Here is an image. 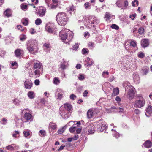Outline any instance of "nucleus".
<instances>
[{"mask_svg":"<svg viewBox=\"0 0 152 152\" xmlns=\"http://www.w3.org/2000/svg\"><path fill=\"white\" fill-rule=\"evenodd\" d=\"M56 20L58 24L61 26H64L68 20L66 14L64 12H59L56 15Z\"/></svg>","mask_w":152,"mask_h":152,"instance_id":"obj_1","label":"nucleus"},{"mask_svg":"<svg viewBox=\"0 0 152 152\" xmlns=\"http://www.w3.org/2000/svg\"><path fill=\"white\" fill-rule=\"evenodd\" d=\"M65 29L61 30L60 32V35L61 39L64 43L69 44L70 42L73 38V36L72 34H69V35L67 33H64Z\"/></svg>","mask_w":152,"mask_h":152,"instance_id":"obj_2","label":"nucleus"},{"mask_svg":"<svg viewBox=\"0 0 152 152\" xmlns=\"http://www.w3.org/2000/svg\"><path fill=\"white\" fill-rule=\"evenodd\" d=\"M38 43L36 40L33 41V43L29 45H28L27 48L31 53H35L37 51L38 48Z\"/></svg>","mask_w":152,"mask_h":152,"instance_id":"obj_3","label":"nucleus"},{"mask_svg":"<svg viewBox=\"0 0 152 152\" xmlns=\"http://www.w3.org/2000/svg\"><path fill=\"white\" fill-rule=\"evenodd\" d=\"M134 89V87L131 85H127L126 87L125 90L128 91L127 95L129 99H132L134 97L135 94Z\"/></svg>","mask_w":152,"mask_h":152,"instance_id":"obj_4","label":"nucleus"},{"mask_svg":"<svg viewBox=\"0 0 152 152\" xmlns=\"http://www.w3.org/2000/svg\"><path fill=\"white\" fill-rule=\"evenodd\" d=\"M139 98V99L136 100L134 104V106L136 107L141 108L145 105V100L142 96H138Z\"/></svg>","mask_w":152,"mask_h":152,"instance_id":"obj_5","label":"nucleus"},{"mask_svg":"<svg viewBox=\"0 0 152 152\" xmlns=\"http://www.w3.org/2000/svg\"><path fill=\"white\" fill-rule=\"evenodd\" d=\"M24 87L26 89H30L33 86V84L31 80L27 79L24 83Z\"/></svg>","mask_w":152,"mask_h":152,"instance_id":"obj_6","label":"nucleus"},{"mask_svg":"<svg viewBox=\"0 0 152 152\" xmlns=\"http://www.w3.org/2000/svg\"><path fill=\"white\" fill-rule=\"evenodd\" d=\"M49 128L50 132H54L56 131L57 126L56 123L50 122L49 124Z\"/></svg>","mask_w":152,"mask_h":152,"instance_id":"obj_7","label":"nucleus"},{"mask_svg":"<svg viewBox=\"0 0 152 152\" xmlns=\"http://www.w3.org/2000/svg\"><path fill=\"white\" fill-rule=\"evenodd\" d=\"M14 53L16 57L20 58L23 56L24 51L22 49H17L15 51Z\"/></svg>","mask_w":152,"mask_h":152,"instance_id":"obj_8","label":"nucleus"},{"mask_svg":"<svg viewBox=\"0 0 152 152\" xmlns=\"http://www.w3.org/2000/svg\"><path fill=\"white\" fill-rule=\"evenodd\" d=\"M54 26V25L53 24H48L46 26V29L48 32L50 33H52L53 32Z\"/></svg>","mask_w":152,"mask_h":152,"instance_id":"obj_9","label":"nucleus"},{"mask_svg":"<svg viewBox=\"0 0 152 152\" xmlns=\"http://www.w3.org/2000/svg\"><path fill=\"white\" fill-rule=\"evenodd\" d=\"M141 46L144 48L148 47L149 45V40L147 39H144L141 41Z\"/></svg>","mask_w":152,"mask_h":152,"instance_id":"obj_10","label":"nucleus"},{"mask_svg":"<svg viewBox=\"0 0 152 152\" xmlns=\"http://www.w3.org/2000/svg\"><path fill=\"white\" fill-rule=\"evenodd\" d=\"M19 148V147L18 146L14 144L9 145L6 147V149L10 150H18Z\"/></svg>","mask_w":152,"mask_h":152,"instance_id":"obj_11","label":"nucleus"},{"mask_svg":"<svg viewBox=\"0 0 152 152\" xmlns=\"http://www.w3.org/2000/svg\"><path fill=\"white\" fill-rule=\"evenodd\" d=\"M145 115L147 117H149L152 114V106L149 105L145 110Z\"/></svg>","mask_w":152,"mask_h":152,"instance_id":"obj_12","label":"nucleus"},{"mask_svg":"<svg viewBox=\"0 0 152 152\" xmlns=\"http://www.w3.org/2000/svg\"><path fill=\"white\" fill-rule=\"evenodd\" d=\"M46 9L43 7H39V16H42L44 15L46 12Z\"/></svg>","mask_w":152,"mask_h":152,"instance_id":"obj_13","label":"nucleus"},{"mask_svg":"<svg viewBox=\"0 0 152 152\" xmlns=\"http://www.w3.org/2000/svg\"><path fill=\"white\" fill-rule=\"evenodd\" d=\"M4 14L7 18L12 16V15L11 9L9 8L7 9L4 12Z\"/></svg>","mask_w":152,"mask_h":152,"instance_id":"obj_14","label":"nucleus"},{"mask_svg":"<svg viewBox=\"0 0 152 152\" xmlns=\"http://www.w3.org/2000/svg\"><path fill=\"white\" fill-rule=\"evenodd\" d=\"M94 127L93 125H89L87 128L88 133H94Z\"/></svg>","mask_w":152,"mask_h":152,"instance_id":"obj_15","label":"nucleus"},{"mask_svg":"<svg viewBox=\"0 0 152 152\" xmlns=\"http://www.w3.org/2000/svg\"><path fill=\"white\" fill-rule=\"evenodd\" d=\"M64 108L70 112L71 111V109H72V105L68 103H65L64 104Z\"/></svg>","mask_w":152,"mask_h":152,"instance_id":"obj_16","label":"nucleus"},{"mask_svg":"<svg viewBox=\"0 0 152 152\" xmlns=\"http://www.w3.org/2000/svg\"><path fill=\"white\" fill-rule=\"evenodd\" d=\"M143 145L145 148H149L152 146V142L149 140H147L143 143Z\"/></svg>","mask_w":152,"mask_h":152,"instance_id":"obj_17","label":"nucleus"},{"mask_svg":"<svg viewBox=\"0 0 152 152\" xmlns=\"http://www.w3.org/2000/svg\"><path fill=\"white\" fill-rule=\"evenodd\" d=\"M77 129L76 130V133H80L82 129V127L80 126L81 125L80 121H77Z\"/></svg>","mask_w":152,"mask_h":152,"instance_id":"obj_18","label":"nucleus"},{"mask_svg":"<svg viewBox=\"0 0 152 152\" xmlns=\"http://www.w3.org/2000/svg\"><path fill=\"white\" fill-rule=\"evenodd\" d=\"M32 117V116L29 113H26L24 115V118L27 121H28L29 120H30L31 119Z\"/></svg>","mask_w":152,"mask_h":152,"instance_id":"obj_19","label":"nucleus"},{"mask_svg":"<svg viewBox=\"0 0 152 152\" xmlns=\"http://www.w3.org/2000/svg\"><path fill=\"white\" fill-rule=\"evenodd\" d=\"M119 93V88H114L113 89V92L111 96L113 97L115 96L118 95Z\"/></svg>","mask_w":152,"mask_h":152,"instance_id":"obj_20","label":"nucleus"},{"mask_svg":"<svg viewBox=\"0 0 152 152\" xmlns=\"http://www.w3.org/2000/svg\"><path fill=\"white\" fill-rule=\"evenodd\" d=\"M28 96L30 99L34 98L35 96V94L34 92L32 91H29L28 93Z\"/></svg>","mask_w":152,"mask_h":152,"instance_id":"obj_21","label":"nucleus"},{"mask_svg":"<svg viewBox=\"0 0 152 152\" xmlns=\"http://www.w3.org/2000/svg\"><path fill=\"white\" fill-rule=\"evenodd\" d=\"M94 115V113L91 110H89L87 113V115L88 117L89 118H91Z\"/></svg>","mask_w":152,"mask_h":152,"instance_id":"obj_22","label":"nucleus"},{"mask_svg":"<svg viewBox=\"0 0 152 152\" xmlns=\"http://www.w3.org/2000/svg\"><path fill=\"white\" fill-rule=\"evenodd\" d=\"M39 75L40 74H42L43 73V66L42 64L41 63H39Z\"/></svg>","mask_w":152,"mask_h":152,"instance_id":"obj_23","label":"nucleus"},{"mask_svg":"<svg viewBox=\"0 0 152 152\" xmlns=\"http://www.w3.org/2000/svg\"><path fill=\"white\" fill-rule=\"evenodd\" d=\"M130 45L133 48H135L137 46V43L135 41L133 40L130 42Z\"/></svg>","mask_w":152,"mask_h":152,"instance_id":"obj_24","label":"nucleus"},{"mask_svg":"<svg viewBox=\"0 0 152 152\" xmlns=\"http://www.w3.org/2000/svg\"><path fill=\"white\" fill-rule=\"evenodd\" d=\"M86 61L88 66H90L92 64L93 62L92 60L89 58H87Z\"/></svg>","mask_w":152,"mask_h":152,"instance_id":"obj_25","label":"nucleus"},{"mask_svg":"<svg viewBox=\"0 0 152 152\" xmlns=\"http://www.w3.org/2000/svg\"><path fill=\"white\" fill-rule=\"evenodd\" d=\"M60 81L59 78L57 77H55L53 80V83L55 85H58L60 83Z\"/></svg>","mask_w":152,"mask_h":152,"instance_id":"obj_26","label":"nucleus"},{"mask_svg":"<svg viewBox=\"0 0 152 152\" xmlns=\"http://www.w3.org/2000/svg\"><path fill=\"white\" fill-rule=\"evenodd\" d=\"M43 47L44 49H49L51 48V46L49 43H45L43 45Z\"/></svg>","mask_w":152,"mask_h":152,"instance_id":"obj_27","label":"nucleus"},{"mask_svg":"<svg viewBox=\"0 0 152 152\" xmlns=\"http://www.w3.org/2000/svg\"><path fill=\"white\" fill-rule=\"evenodd\" d=\"M142 72L143 75H146L149 71V68L147 66L144 67L142 69Z\"/></svg>","mask_w":152,"mask_h":152,"instance_id":"obj_28","label":"nucleus"},{"mask_svg":"<svg viewBox=\"0 0 152 152\" xmlns=\"http://www.w3.org/2000/svg\"><path fill=\"white\" fill-rule=\"evenodd\" d=\"M21 9L24 11H26L28 9V6L26 5L24 3L21 4L20 6Z\"/></svg>","mask_w":152,"mask_h":152,"instance_id":"obj_29","label":"nucleus"},{"mask_svg":"<svg viewBox=\"0 0 152 152\" xmlns=\"http://www.w3.org/2000/svg\"><path fill=\"white\" fill-rule=\"evenodd\" d=\"M65 146L67 150H69V149L72 148V145L71 143L67 142L66 143Z\"/></svg>","mask_w":152,"mask_h":152,"instance_id":"obj_30","label":"nucleus"},{"mask_svg":"<svg viewBox=\"0 0 152 152\" xmlns=\"http://www.w3.org/2000/svg\"><path fill=\"white\" fill-rule=\"evenodd\" d=\"M77 128V127L76 126H72L69 128V130L70 132L73 133L75 131H76Z\"/></svg>","mask_w":152,"mask_h":152,"instance_id":"obj_31","label":"nucleus"},{"mask_svg":"<svg viewBox=\"0 0 152 152\" xmlns=\"http://www.w3.org/2000/svg\"><path fill=\"white\" fill-rule=\"evenodd\" d=\"M22 23L24 26H26L28 24V18H24L22 20Z\"/></svg>","mask_w":152,"mask_h":152,"instance_id":"obj_32","label":"nucleus"},{"mask_svg":"<svg viewBox=\"0 0 152 152\" xmlns=\"http://www.w3.org/2000/svg\"><path fill=\"white\" fill-rule=\"evenodd\" d=\"M66 129V127L65 126H64L61 128H60L58 131V133H63L64 132Z\"/></svg>","mask_w":152,"mask_h":152,"instance_id":"obj_33","label":"nucleus"},{"mask_svg":"<svg viewBox=\"0 0 152 152\" xmlns=\"http://www.w3.org/2000/svg\"><path fill=\"white\" fill-rule=\"evenodd\" d=\"M26 35L25 34L21 35L20 38V41H25L26 39Z\"/></svg>","mask_w":152,"mask_h":152,"instance_id":"obj_34","label":"nucleus"},{"mask_svg":"<svg viewBox=\"0 0 152 152\" xmlns=\"http://www.w3.org/2000/svg\"><path fill=\"white\" fill-rule=\"evenodd\" d=\"M138 56L139 58H143L145 57V54L142 52H140L138 53Z\"/></svg>","mask_w":152,"mask_h":152,"instance_id":"obj_35","label":"nucleus"},{"mask_svg":"<svg viewBox=\"0 0 152 152\" xmlns=\"http://www.w3.org/2000/svg\"><path fill=\"white\" fill-rule=\"evenodd\" d=\"M79 45L77 43H75L72 46V49L73 50H77L78 48Z\"/></svg>","mask_w":152,"mask_h":152,"instance_id":"obj_36","label":"nucleus"},{"mask_svg":"<svg viewBox=\"0 0 152 152\" xmlns=\"http://www.w3.org/2000/svg\"><path fill=\"white\" fill-rule=\"evenodd\" d=\"M132 4L133 6L135 7L138 5V1L137 0H134L132 2Z\"/></svg>","mask_w":152,"mask_h":152,"instance_id":"obj_37","label":"nucleus"},{"mask_svg":"<svg viewBox=\"0 0 152 152\" xmlns=\"http://www.w3.org/2000/svg\"><path fill=\"white\" fill-rule=\"evenodd\" d=\"M144 29L143 28L141 27L139 28L138 32L140 34H142L144 33Z\"/></svg>","mask_w":152,"mask_h":152,"instance_id":"obj_38","label":"nucleus"},{"mask_svg":"<svg viewBox=\"0 0 152 152\" xmlns=\"http://www.w3.org/2000/svg\"><path fill=\"white\" fill-rule=\"evenodd\" d=\"M111 27L113 29H114L116 30H118L119 28V27L115 24H113L111 25Z\"/></svg>","mask_w":152,"mask_h":152,"instance_id":"obj_39","label":"nucleus"},{"mask_svg":"<svg viewBox=\"0 0 152 152\" xmlns=\"http://www.w3.org/2000/svg\"><path fill=\"white\" fill-rule=\"evenodd\" d=\"M82 51L83 54H86L88 53L89 52V50L88 49L84 48L82 50Z\"/></svg>","mask_w":152,"mask_h":152,"instance_id":"obj_40","label":"nucleus"},{"mask_svg":"<svg viewBox=\"0 0 152 152\" xmlns=\"http://www.w3.org/2000/svg\"><path fill=\"white\" fill-rule=\"evenodd\" d=\"M78 79L80 80H83L85 78V77L83 75L81 74H80L78 77Z\"/></svg>","mask_w":152,"mask_h":152,"instance_id":"obj_41","label":"nucleus"},{"mask_svg":"<svg viewBox=\"0 0 152 152\" xmlns=\"http://www.w3.org/2000/svg\"><path fill=\"white\" fill-rule=\"evenodd\" d=\"M1 122L3 125H6L7 123V120L5 118H3L2 119Z\"/></svg>","mask_w":152,"mask_h":152,"instance_id":"obj_42","label":"nucleus"},{"mask_svg":"<svg viewBox=\"0 0 152 152\" xmlns=\"http://www.w3.org/2000/svg\"><path fill=\"white\" fill-rule=\"evenodd\" d=\"M77 96L74 94H72L70 96V98L72 100H74L76 98Z\"/></svg>","mask_w":152,"mask_h":152,"instance_id":"obj_43","label":"nucleus"},{"mask_svg":"<svg viewBox=\"0 0 152 152\" xmlns=\"http://www.w3.org/2000/svg\"><path fill=\"white\" fill-rule=\"evenodd\" d=\"M63 94L60 93H58L57 95V99L61 100L63 98Z\"/></svg>","mask_w":152,"mask_h":152,"instance_id":"obj_44","label":"nucleus"},{"mask_svg":"<svg viewBox=\"0 0 152 152\" xmlns=\"http://www.w3.org/2000/svg\"><path fill=\"white\" fill-rule=\"evenodd\" d=\"M113 137H115L116 139H118L121 135L120 134H113Z\"/></svg>","mask_w":152,"mask_h":152,"instance_id":"obj_45","label":"nucleus"},{"mask_svg":"<svg viewBox=\"0 0 152 152\" xmlns=\"http://www.w3.org/2000/svg\"><path fill=\"white\" fill-rule=\"evenodd\" d=\"M30 32L32 34H33L36 33V31L33 28H31L30 29Z\"/></svg>","mask_w":152,"mask_h":152,"instance_id":"obj_46","label":"nucleus"},{"mask_svg":"<svg viewBox=\"0 0 152 152\" xmlns=\"http://www.w3.org/2000/svg\"><path fill=\"white\" fill-rule=\"evenodd\" d=\"M136 14H132V15H130L129 17L130 18H131V19L132 20H134V18L136 17Z\"/></svg>","mask_w":152,"mask_h":152,"instance_id":"obj_47","label":"nucleus"},{"mask_svg":"<svg viewBox=\"0 0 152 152\" xmlns=\"http://www.w3.org/2000/svg\"><path fill=\"white\" fill-rule=\"evenodd\" d=\"M115 4L117 6L119 7H121L122 6V4L119 1H117L116 2Z\"/></svg>","mask_w":152,"mask_h":152,"instance_id":"obj_48","label":"nucleus"},{"mask_svg":"<svg viewBox=\"0 0 152 152\" xmlns=\"http://www.w3.org/2000/svg\"><path fill=\"white\" fill-rule=\"evenodd\" d=\"M88 45L89 47H90L91 48H93L94 47V43L91 42H89Z\"/></svg>","mask_w":152,"mask_h":152,"instance_id":"obj_49","label":"nucleus"},{"mask_svg":"<svg viewBox=\"0 0 152 152\" xmlns=\"http://www.w3.org/2000/svg\"><path fill=\"white\" fill-rule=\"evenodd\" d=\"M74 9L73 6H71L68 10V12L71 14L72 12L74 11Z\"/></svg>","mask_w":152,"mask_h":152,"instance_id":"obj_50","label":"nucleus"},{"mask_svg":"<svg viewBox=\"0 0 152 152\" xmlns=\"http://www.w3.org/2000/svg\"><path fill=\"white\" fill-rule=\"evenodd\" d=\"M88 91L87 90H85L84 91L83 93V96L84 97H87V94L88 93Z\"/></svg>","mask_w":152,"mask_h":152,"instance_id":"obj_51","label":"nucleus"},{"mask_svg":"<svg viewBox=\"0 0 152 152\" xmlns=\"http://www.w3.org/2000/svg\"><path fill=\"white\" fill-rule=\"evenodd\" d=\"M31 134H24V137L27 138H29L31 137Z\"/></svg>","mask_w":152,"mask_h":152,"instance_id":"obj_52","label":"nucleus"},{"mask_svg":"<svg viewBox=\"0 0 152 152\" xmlns=\"http://www.w3.org/2000/svg\"><path fill=\"white\" fill-rule=\"evenodd\" d=\"M128 5V2L127 0H126L124 2V7L125 8H126Z\"/></svg>","mask_w":152,"mask_h":152,"instance_id":"obj_53","label":"nucleus"},{"mask_svg":"<svg viewBox=\"0 0 152 152\" xmlns=\"http://www.w3.org/2000/svg\"><path fill=\"white\" fill-rule=\"evenodd\" d=\"M105 18H107L108 20H109L110 19V14L108 13H106V14L105 15Z\"/></svg>","mask_w":152,"mask_h":152,"instance_id":"obj_54","label":"nucleus"},{"mask_svg":"<svg viewBox=\"0 0 152 152\" xmlns=\"http://www.w3.org/2000/svg\"><path fill=\"white\" fill-rule=\"evenodd\" d=\"M46 102V100L44 98H43L42 99H40L41 102L43 104H44Z\"/></svg>","mask_w":152,"mask_h":152,"instance_id":"obj_55","label":"nucleus"},{"mask_svg":"<svg viewBox=\"0 0 152 152\" xmlns=\"http://www.w3.org/2000/svg\"><path fill=\"white\" fill-rule=\"evenodd\" d=\"M79 137V136L78 135H75L72 137L73 140H77Z\"/></svg>","mask_w":152,"mask_h":152,"instance_id":"obj_56","label":"nucleus"},{"mask_svg":"<svg viewBox=\"0 0 152 152\" xmlns=\"http://www.w3.org/2000/svg\"><path fill=\"white\" fill-rule=\"evenodd\" d=\"M26 27L22 28L20 30V31L21 32H24V33H26Z\"/></svg>","mask_w":152,"mask_h":152,"instance_id":"obj_57","label":"nucleus"},{"mask_svg":"<svg viewBox=\"0 0 152 152\" xmlns=\"http://www.w3.org/2000/svg\"><path fill=\"white\" fill-rule=\"evenodd\" d=\"M65 147V145H61V146L60 148H59L58 149V151H60L61 150H62L64 149V148Z\"/></svg>","mask_w":152,"mask_h":152,"instance_id":"obj_58","label":"nucleus"},{"mask_svg":"<svg viewBox=\"0 0 152 152\" xmlns=\"http://www.w3.org/2000/svg\"><path fill=\"white\" fill-rule=\"evenodd\" d=\"M115 100L116 101L120 102L121 101V99L119 96H117L115 98Z\"/></svg>","mask_w":152,"mask_h":152,"instance_id":"obj_59","label":"nucleus"},{"mask_svg":"<svg viewBox=\"0 0 152 152\" xmlns=\"http://www.w3.org/2000/svg\"><path fill=\"white\" fill-rule=\"evenodd\" d=\"M60 68H61L62 69L64 70L66 68V66L64 64H61L60 66Z\"/></svg>","mask_w":152,"mask_h":152,"instance_id":"obj_60","label":"nucleus"},{"mask_svg":"<svg viewBox=\"0 0 152 152\" xmlns=\"http://www.w3.org/2000/svg\"><path fill=\"white\" fill-rule=\"evenodd\" d=\"M76 67L77 69H80V68L81 67V64H77L76 65Z\"/></svg>","mask_w":152,"mask_h":152,"instance_id":"obj_61","label":"nucleus"},{"mask_svg":"<svg viewBox=\"0 0 152 152\" xmlns=\"http://www.w3.org/2000/svg\"><path fill=\"white\" fill-rule=\"evenodd\" d=\"M38 68V64L37 63H34V68L35 69Z\"/></svg>","mask_w":152,"mask_h":152,"instance_id":"obj_62","label":"nucleus"},{"mask_svg":"<svg viewBox=\"0 0 152 152\" xmlns=\"http://www.w3.org/2000/svg\"><path fill=\"white\" fill-rule=\"evenodd\" d=\"M134 112L136 114H138L140 113V110L138 109H136L134 110Z\"/></svg>","mask_w":152,"mask_h":152,"instance_id":"obj_63","label":"nucleus"},{"mask_svg":"<svg viewBox=\"0 0 152 152\" xmlns=\"http://www.w3.org/2000/svg\"><path fill=\"white\" fill-rule=\"evenodd\" d=\"M17 27L18 29L20 30V29L23 28V26L21 25H17Z\"/></svg>","mask_w":152,"mask_h":152,"instance_id":"obj_64","label":"nucleus"}]
</instances>
